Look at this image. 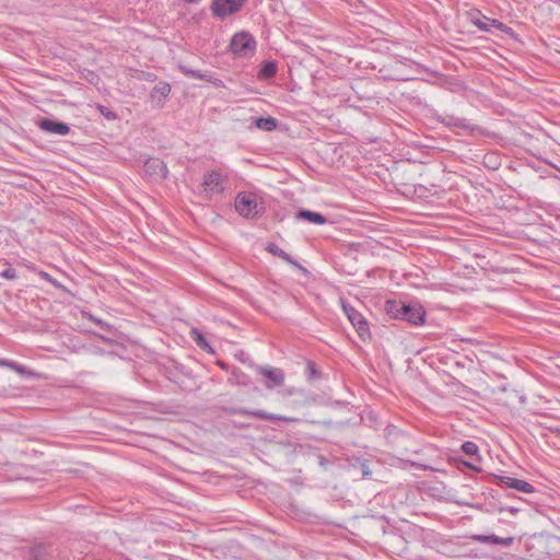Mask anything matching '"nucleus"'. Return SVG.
Segmentation results:
<instances>
[{
	"label": "nucleus",
	"mask_w": 560,
	"mask_h": 560,
	"mask_svg": "<svg viewBox=\"0 0 560 560\" xmlns=\"http://www.w3.org/2000/svg\"><path fill=\"white\" fill-rule=\"evenodd\" d=\"M178 69L182 73H184L186 77L195 79V80H205V81H212V75L209 73H202L199 70H194L187 66L179 65Z\"/></svg>",
	"instance_id": "f3484780"
},
{
	"label": "nucleus",
	"mask_w": 560,
	"mask_h": 560,
	"mask_svg": "<svg viewBox=\"0 0 560 560\" xmlns=\"http://www.w3.org/2000/svg\"><path fill=\"white\" fill-rule=\"evenodd\" d=\"M444 124L446 126L459 128L463 130H475V127L469 122V120L457 116H446L444 118Z\"/></svg>",
	"instance_id": "dca6fc26"
},
{
	"label": "nucleus",
	"mask_w": 560,
	"mask_h": 560,
	"mask_svg": "<svg viewBox=\"0 0 560 560\" xmlns=\"http://www.w3.org/2000/svg\"><path fill=\"white\" fill-rule=\"evenodd\" d=\"M245 0H214L212 4V12L218 16H226L238 11Z\"/></svg>",
	"instance_id": "423d86ee"
},
{
	"label": "nucleus",
	"mask_w": 560,
	"mask_h": 560,
	"mask_svg": "<svg viewBox=\"0 0 560 560\" xmlns=\"http://www.w3.org/2000/svg\"><path fill=\"white\" fill-rule=\"evenodd\" d=\"M474 540L482 544H492V545H501L504 547H510L514 538L513 537H499L497 535H476L474 536Z\"/></svg>",
	"instance_id": "ddd939ff"
},
{
	"label": "nucleus",
	"mask_w": 560,
	"mask_h": 560,
	"mask_svg": "<svg viewBox=\"0 0 560 560\" xmlns=\"http://www.w3.org/2000/svg\"><path fill=\"white\" fill-rule=\"evenodd\" d=\"M277 70H278V68H277L276 62L267 61L261 66L259 75H260V78H264V79H270L276 75Z\"/></svg>",
	"instance_id": "aec40b11"
},
{
	"label": "nucleus",
	"mask_w": 560,
	"mask_h": 560,
	"mask_svg": "<svg viewBox=\"0 0 560 560\" xmlns=\"http://www.w3.org/2000/svg\"><path fill=\"white\" fill-rule=\"evenodd\" d=\"M259 373L266 377V387L272 389L279 387L284 383V373L280 369L275 368H260Z\"/></svg>",
	"instance_id": "1a4fd4ad"
},
{
	"label": "nucleus",
	"mask_w": 560,
	"mask_h": 560,
	"mask_svg": "<svg viewBox=\"0 0 560 560\" xmlns=\"http://www.w3.org/2000/svg\"><path fill=\"white\" fill-rule=\"evenodd\" d=\"M404 316L402 320L410 323L411 325L419 326L423 325L425 322V310L420 304H407L404 306Z\"/></svg>",
	"instance_id": "39448f33"
},
{
	"label": "nucleus",
	"mask_w": 560,
	"mask_h": 560,
	"mask_svg": "<svg viewBox=\"0 0 560 560\" xmlns=\"http://www.w3.org/2000/svg\"><path fill=\"white\" fill-rule=\"evenodd\" d=\"M267 250L272 254L273 256H277L279 258H281L282 260L293 265V266H298V262L288 254L285 253L282 248H280L277 244H269L267 246Z\"/></svg>",
	"instance_id": "a211bd4d"
},
{
	"label": "nucleus",
	"mask_w": 560,
	"mask_h": 560,
	"mask_svg": "<svg viewBox=\"0 0 560 560\" xmlns=\"http://www.w3.org/2000/svg\"><path fill=\"white\" fill-rule=\"evenodd\" d=\"M38 276L47 281L48 283H50L51 285H54L56 289H59V290H62V291H66L68 292V290L66 289V287L60 283L57 279H55L54 277H51L48 272L46 271H39L38 272Z\"/></svg>",
	"instance_id": "4be33fe9"
},
{
	"label": "nucleus",
	"mask_w": 560,
	"mask_h": 560,
	"mask_svg": "<svg viewBox=\"0 0 560 560\" xmlns=\"http://www.w3.org/2000/svg\"><path fill=\"white\" fill-rule=\"evenodd\" d=\"M153 92L166 97L171 93V85L167 82H160L153 88Z\"/></svg>",
	"instance_id": "b1692460"
},
{
	"label": "nucleus",
	"mask_w": 560,
	"mask_h": 560,
	"mask_svg": "<svg viewBox=\"0 0 560 560\" xmlns=\"http://www.w3.org/2000/svg\"><path fill=\"white\" fill-rule=\"evenodd\" d=\"M471 21L474 25H476L480 31L483 32H490L492 28L501 31L506 28L505 25L499 20L490 19L479 13L477 16H474Z\"/></svg>",
	"instance_id": "9b49d317"
},
{
	"label": "nucleus",
	"mask_w": 560,
	"mask_h": 560,
	"mask_svg": "<svg viewBox=\"0 0 560 560\" xmlns=\"http://www.w3.org/2000/svg\"><path fill=\"white\" fill-rule=\"evenodd\" d=\"M462 451L469 456H474L478 454V445L475 442L466 441L462 445Z\"/></svg>",
	"instance_id": "5701e85b"
},
{
	"label": "nucleus",
	"mask_w": 560,
	"mask_h": 560,
	"mask_svg": "<svg viewBox=\"0 0 560 560\" xmlns=\"http://www.w3.org/2000/svg\"><path fill=\"white\" fill-rule=\"evenodd\" d=\"M295 218L298 220H305V221H308V222H311L313 224H317V225L326 224L328 221L327 218L325 215H323L322 213L314 212V211L306 210V209H303V210H300L299 212H296Z\"/></svg>",
	"instance_id": "4468645a"
},
{
	"label": "nucleus",
	"mask_w": 560,
	"mask_h": 560,
	"mask_svg": "<svg viewBox=\"0 0 560 560\" xmlns=\"http://www.w3.org/2000/svg\"><path fill=\"white\" fill-rule=\"evenodd\" d=\"M214 84H215L217 86H220V85L222 84V81H220V80H215Z\"/></svg>",
	"instance_id": "c756f323"
},
{
	"label": "nucleus",
	"mask_w": 560,
	"mask_h": 560,
	"mask_svg": "<svg viewBox=\"0 0 560 560\" xmlns=\"http://www.w3.org/2000/svg\"><path fill=\"white\" fill-rule=\"evenodd\" d=\"M191 337L199 348H201L202 350H211L209 342L206 340V338L199 330L192 329Z\"/></svg>",
	"instance_id": "412c9836"
},
{
	"label": "nucleus",
	"mask_w": 560,
	"mask_h": 560,
	"mask_svg": "<svg viewBox=\"0 0 560 560\" xmlns=\"http://www.w3.org/2000/svg\"><path fill=\"white\" fill-rule=\"evenodd\" d=\"M185 2H188V3H197V2H200L201 0H184Z\"/></svg>",
	"instance_id": "c85d7f7f"
},
{
	"label": "nucleus",
	"mask_w": 560,
	"mask_h": 560,
	"mask_svg": "<svg viewBox=\"0 0 560 560\" xmlns=\"http://www.w3.org/2000/svg\"><path fill=\"white\" fill-rule=\"evenodd\" d=\"M8 368L12 371H15L19 374L25 373V368L23 365L18 364L16 362H8Z\"/></svg>",
	"instance_id": "a878e982"
},
{
	"label": "nucleus",
	"mask_w": 560,
	"mask_h": 560,
	"mask_svg": "<svg viewBox=\"0 0 560 560\" xmlns=\"http://www.w3.org/2000/svg\"><path fill=\"white\" fill-rule=\"evenodd\" d=\"M144 172L154 180H162L167 176L165 163L158 158H150L144 163Z\"/></svg>",
	"instance_id": "0eeeda50"
},
{
	"label": "nucleus",
	"mask_w": 560,
	"mask_h": 560,
	"mask_svg": "<svg viewBox=\"0 0 560 560\" xmlns=\"http://www.w3.org/2000/svg\"><path fill=\"white\" fill-rule=\"evenodd\" d=\"M228 182H229V176H228V174L223 173L222 171L213 170V171L207 172L203 175V180H202V190H201L202 196L210 199L214 195L222 194L226 188Z\"/></svg>",
	"instance_id": "f03ea898"
},
{
	"label": "nucleus",
	"mask_w": 560,
	"mask_h": 560,
	"mask_svg": "<svg viewBox=\"0 0 560 560\" xmlns=\"http://www.w3.org/2000/svg\"><path fill=\"white\" fill-rule=\"evenodd\" d=\"M38 127L40 130L58 136H66L70 131V127L62 121L51 120L48 118H43L38 121Z\"/></svg>",
	"instance_id": "6e6552de"
},
{
	"label": "nucleus",
	"mask_w": 560,
	"mask_h": 560,
	"mask_svg": "<svg viewBox=\"0 0 560 560\" xmlns=\"http://www.w3.org/2000/svg\"><path fill=\"white\" fill-rule=\"evenodd\" d=\"M501 482L506 487L515 489L523 493L534 492V487L529 482L522 479H516L512 477H501Z\"/></svg>",
	"instance_id": "f8f14e48"
},
{
	"label": "nucleus",
	"mask_w": 560,
	"mask_h": 560,
	"mask_svg": "<svg viewBox=\"0 0 560 560\" xmlns=\"http://www.w3.org/2000/svg\"><path fill=\"white\" fill-rule=\"evenodd\" d=\"M404 306L405 303L396 300H388L385 303V312L386 314L395 319H401L404 316Z\"/></svg>",
	"instance_id": "2eb2a0df"
},
{
	"label": "nucleus",
	"mask_w": 560,
	"mask_h": 560,
	"mask_svg": "<svg viewBox=\"0 0 560 560\" xmlns=\"http://www.w3.org/2000/svg\"><path fill=\"white\" fill-rule=\"evenodd\" d=\"M0 276L4 279L13 280L16 279L18 275L14 268H7L2 272H0Z\"/></svg>",
	"instance_id": "393cba45"
},
{
	"label": "nucleus",
	"mask_w": 560,
	"mask_h": 560,
	"mask_svg": "<svg viewBox=\"0 0 560 560\" xmlns=\"http://www.w3.org/2000/svg\"><path fill=\"white\" fill-rule=\"evenodd\" d=\"M342 310L348 319L350 320V323L352 324V326L355 328L359 337L363 341L369 340L371 338V332L369 324L364 316L360 312H358L353 306L347 303H342Z\"/></svg>",
	"instance_id": "20e7f679"
},
{
	"label": "nucleus",
	"mask_w": 560,
	"mask_h": 560,
	"mask_svg": "<svg viewBox=\"0 0 560 560\" xmlns=\"http://www.w3.org/2000/svg\"><path fill=\"white\" fill-rule=\"evenodd\" d=\"M255 126L261 130L272 131L277 128V120L273 117H260L255 119Z\"/></svg>",
	"instance_id": "6ab92c4d"
},
{
	"label": "nucleus",
	"mask_w": 560,
	"mask_h": 560,
	"mask_svg": "<svg viewBox=\"0 0 560 560\" xmlns=\"http://www.w3.org/2000/svg\"><path fill=\"white\" fill-rule=\"evenodd\" d=\"M241 415L250 416L253 418L262 419V420H269V421H282V422H294L296 421L295 418L292 417H285L280 416L276 413H269L264 410H248V409H242L240 410Z\"/></svg>",
	"instance_id": "9d476101"
},
{
	"label": "nucleus",
	"mask_w": 560,
	"mask_h": 560,
	"mask_svg": "<svg viewBox=\"0 0 560 560\" xmlns=\"http://www.w3.org/2000/svg\"><path fill=\"white\" fill-rule=\"evenodd\" d=\"M408 462L411 464V466H415V467H419V468L427 469V466H424V465L417 464V463H415V462H412V460H408Z\"/></svg>",
	"instance_id": "bb28decb"
},
{
	"label": "nucleus",
	"mask_w": 560,
	"mask_h": 560,
	"mask_svg": "<svg viewBox=\"0 0 560 560\" xmlns=\"http://www.w3.org/2000/svg\"><path fill=\"white\" fill-rule=\"evenodd\" d=\"M234 208L241 217L246 219L260 217L266 211L261 195L255 191H240L235 197Z\"/></svg>",
	"instance_id": "f257e3e1"
},
{
	"label": "nucleus",
	"mask_w": 560,
	"mask_h": 560,
	"mask_svg": "<svg viewBox=\"0 0 560 560\" xmlns=\"http://www.w3.org/2000/svg\"><path fill=\"white\" fill-rule=\"evenodd\" d=\"M230 50L238 57L252 56L256 50V40L249 33L238 32L231 39Z\"/></svg>",
	"instance_id": "7ed1b4c3"
},
{
	"label": "nucleus",
	"mask_w": 560,
	"mask_h": 560,
	"mask_svg": "<svg viewBox=\"0 0 560 560\" xmlns=\"http://www.w3.org/2000/svg\"><path fill=\"white\" fill-rule=\"evenodd\" d=\"M8 362H10V361L9 360H1L0 364L3 365V366H8Z\"/></svg>",
	"instance_id": "cd10ccee"
}]
</instances>
